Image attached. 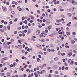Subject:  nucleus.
Masks as SVG:
<instances>
[{
	"instance_id": "nucleus-1",
	"label": "nucleus",
	"mask_w": 77,
	"mask_h": 77,
	"mask_svg": "<svg viewBox=\"0 0 77 77\" xmlns=\"http://www.w3.org/2000/svg\"><path fill=\"white\" fill-rule=\"evenodd\" d=\"M3 44L4 48H7L8 47V45H7V44L6 43V42H4Z\"/></svg>"
},
{
	"instance_id": "nucleus-2",
	"label": "nucleus",
	"mask_w": 77,
	"mask_h": 77,
	"mask_svg": "<svg viewBox=\"0 0 77 77\" xmlns=\"http://www.w3.org/2000/svg\"><path fill=\"white\" fill-rule=\"evenodd\" d=\"M71 22H69L68 23L66 24L67 26L68 27H70L71 26Z\"/></svg>"
},
{
	"instance_id": "nucleus-3",
	"label": "nucleus",
	"mask_w": 77,
	"mask_h": 77,
	"mask_svg": "<svg viewBox=\"0 0 77 77\" xmlns=\"http://www.w3.org/2000/svg\"><path fill=\"white\" fill-rule=\"evenodd\" d=\"M12 4H14V5H18V3L17 2L13 1L12 2Z\"/></svg>"
},
{
	"instance_id": "nucleus-4",
	"label": "nucleus",
	"mask_w": 77,
	"mask_h": 77,
	"mask_svg": "<svg viewBox=\"0 0 77 77\" xmlns=\"http://www.w3.org/2000/svg\"><path fill=\"white\" fill-rule=\"evenodd\" d=\"M37 47H38V48H42L41 45H36Z\"/></svg>"
},
{
	"instance_id": "nucleus-5",
	"label": "nucleus",
	"mask_w": 77,
	"mask_h": 77,
	"mask_svg": "<svg viewBox=\"0 0 77 77\" xmlns=\"http://www.w3.org/2000/svg\"><path fill=\"white\" fill-rule=\"evenodd\" d=\"M40 33V31L39 30H38L36 31V35H39V34Z\"/></svg>"
},
{
	"instance_id": "nucleus-6",
	"label": "nucleus",
	"mask_w": 77,
	"mask_h": 77,
	"mask_svg": "<svg viewBox=\"0 0 77 77\" xmlns=\"http://www.w3.org/2000/svg\"><path fill=\"white\" fill-rule=\"evenodd\" d=\"M42 33H43L44 35H45L43 36V37H45V36L47 35V33L45 32V31H43L42 32Z\"/></svg>"
},
{
	"instance_id": "nucleus-7",
	"label": "nucleus",
	"mask_w": 77,
	"mask_h": 77,
	"mask_svg": "<svg viewBox=\"0 0 77 77\" xmlns=\"http://www.w3.org/2000/svg\"><path fill=\"white\" fill-rule=\"evenodd\" d=\"M8 60V57H7V58H3L2 59V61H4V60Z\"/></svg>"
},
{
	"instance_id": "nucleus-8",
	"label": "nucleus",
	"mask_w": 77,
	"mask_h": 77,
	"mask_svg": "<svg viewBox=\"0 0 77 77\" xmlns=\"http://www.w3.org/2000/svg\"><path fill=\"white\" fill-rule=\"evenodd\" d=\"M7 10H8V9H6V8L5 7L3 9V11L4 12H6V11H7Z\"/></svg>"
},
{
	"instance_id": "nucleus-9",
	"label": "nucleus",
	"mask_w": 77,
	"mask_h": 77,
	"mask_svg": "<svg viewBox=\"0 0 77 77\" xmlns=\"http://www.w3.org/2000/svg\"><path fill=\"white\" fill-rule=\"evenodd\" d=\"M56 22H57V23H60V22H61V20L59 19V20H56Z\"/></svg>"
},
{
	"instance_id": "nucleus-10",
	"label": "nucleus",
	"mask_w": 77,
	"mask_h": 77,
	"mask_svg": "<svg viewBox=\"0 0 77 77\" xmlns=\"http://www.w3.org/2000/svg\"><path fill=\"white\" fill-rule=\"evenodd\" d=\"M67 15L69 17H71V16H72V14H71V13H68L67 14Z\"/></svg>"
},
{
	"instance_id": "nucleus-11",
	"label": "nucleus",
	"mask_w": 77,
	"mask_h": 77,
	"mask_svg": "<svg viewBox=\"0 0 77 77\" xmlns=\"http://www.w3.org/2000/svg\"><path fill=\"white\" fill-rule=\"evenodd\" d=\"M17 48H19L20 49H21L22 48V46L21 45H18L17 46Z\"/></svg>"
},
{
	"instance_id": "nucleus-12",
	"label": "nucleus",
	"mask_w": 77,
	"mask_h": 77,
	"mask_svg": "<svg viewBox=\"0 0 77 77\" xmlns=\"http://www.w3.org/2000/svg\"><path fill=\"white\" fill-rule=\"evenodd\" d=\"M71 42L72 44H74L75 41L73 40H71Z\"/></svg>"
},
{
	"instance_id": "nucleus-13",
	"label": "nucleus",
	"mask_w": 77,
	"mask_h": 77,
	"mask_svg": "<svg viewBox=\"0 0 77 77\" xmlns=\"http://www.w3.org/2000/svg\"><path fill=\"white\" fill-rule=\"evenodd\" d=\"M41 42H45V40L44 39H42L41 40Z\"/></svg>"
},
{
	"instance_id": "nucleus-14",
	"label": "nucleus",
	"mask_w": 77,
	"mask_h": 77,
	"mask_svg": "<svg viewBox=\"0 0 77 77\" xmlns=\"http://www.w3.org/2000/svg\"><path fill=\"white\" fill-rule=\"evenodd\" d=\"M54 60H55V61H57V60H59V58L57 57H56L54 58Z\"/></svg>"
},
{
	"instance_id": "nucleus-15",
	"label": "nucleus",
	"mask_w": 77,
	"mask_h": 77,
	"mask_svg": "<svg viewBox=\"0 0 77 77\" xmlns=\"http://www.w3.org/2000/svg\"><path fill=\"white\" fill-rule=\"evenodd\" d=\"M28 33H31V32H32V30H31L30 29H28Z\"/></svg>"
},
{
	"instance_id": "nucleus-16",
	"label": "nucleus",
	"mask_w": 77,
	"mask_h": 77,
	"mask_svg": "<svg viewBox=\"0 0 77 77\" xmlns=\"http://www.w3.org/2000/svg\"><path fill=\"white\" fill-rule=\"evenodd\" d=\"M17 65V63H14L13 64V66L15 67V66Z\"/></svg>"
},
{
	"instance_id": "nucleus-17",
	"label": "nucleus",
	"mask_w": 77,
	"mask_h": 77,
	"mask_svg": "<svg viewBox=\"0 0 77 77\" xmlns=\"http://www.w3.org/2000/svg\"><path fill=\"white\" fill-rule=\"evenodd\" d=\"M55 73L56 74H59V72L58 71L56 70L55 71Z\"/></svg>"
},
{
	"instance_id": "nucleus-18",
	"label": "nucleus",
	"mask_w": 77,
	"mask_h": 77,
	"mask_svg": "<svg viewBox=\"0 0 77 77\" xmlns=\"http://www.w3.org/2000/svg\"><path fill=\"white\" fill-rule=\"evenodd\" d=\"M72 54V52H69L68 54L69 56H71Z\"/></svg>"
},
{
	"instance_id": "nucleus-19",
	"label": "nucleus",
	"mask_w": 77,
	"mask_h": 77,
	"mask_svg": "<svg viewBox=\"0 0 77 77\" xmlns=\"http://www.w3.org/2000/svg\"><path fill=\"white\" fill-rule=\"evenodd\" d=\"M60 76L59 75H54V77H59Z\"/></svg>"
},
{
	"instance_id": "nucleus-20",
	"label": "nucleus",
	"mask_w": 77,
	"mask_h": 77,
	"mask_svg": "<svg viewBox=\"0 0 77 77\" xmlns=\"http://www.w3.org/2000/svg\"><path fill=\"white\" fill-rule=\"evenodd\" d=\"M11 73H9V72H8V75H7L8 76V77H9V76H10L11 75Z\"/></svg>"
},
{
	"instance_id": "nucleus-21",
	"label": "nucleus",
	"mask_w": 77,
	"mask_h": 77,
	"mask_svg": "<svg viewBox=\"0 0 77 77\" xmlns=\"http://www.w3.org/2000/svg\"><path fill=\"white\" fill-rule=\"evenodd\" d=\"M43 36H44V35L43 34V33H41V35H40V37H41V38Z\"/></svg>"
},
{
	"instance_id": "nucleus-22",
	"label": "nucleus",
	"mask_w": 77,
	"mask_h": 77,
	"mask_svg": "<svg viewBox=\"0 0 77 77\" xmlns=\"http://www.w3.org/2000/svg\"><path fill=\"white\" fill-rule=\"evenodd\" d=\"M27 32V31L26 30H24V31H23L22 32H23V33H26Z\"/></svg>"
},
{
	"instance_id": "nucleus-23",
	"label": "nucleus",
	"mask_w": 77,
	"mask_h": 77,
	"mask_svg": "<svg viewBox=\"0 0 77 77\" xmlns=\"http://www.w3.org/2000/svg\"><path fill=\"white\" fill-rule=\"evenodd\" d=\"M74 63V61H72L71 62L70 64V65H73Z\"/></svg>"
},
{
	"instance_id": "nucleus-24",
	"label": "nucleus",
	"mask_w": 77,
	"mask_h": 77,
	"mask_svg": "<svg viewBox=\"0 0 77 77\" xmlns=\"http://www.w3.org/2000/svg\"><path fill=\"white\" fill-rule=\"evenodd\" d=\"M66 34L67 35H70V33L69 32H66Z\"/></svg>"
},
{
	"instance_id": "nucleus-25",
	"label": "nucleus",
	"mask_w": 77,
	"mask_h": 77,
	"mask_svg": "<svg viewBox=\"0 0 77 77\" xmlns=\"http://www.w3.org/2000/svg\"><path fill=\"white\" fill-rule=\"evenodd\" d=\"M73 53H75V54H77V51L75 50H73Z\"/></svg>"
},
{
	"instance_id": "nucleus-26",
	"label": "nucleus",
	"mask_w": 77,
	"mask_h": 77,
	"mask_svg": "<svg viewBox=\"0 0 77 77\" xmlns=\"http://www.w3.org/2000/svg\"><path fill=\"white\" fill-rule=\"evenodd\" d=\"M11 13L12 14H13L14 15V14H15V12H14V11H11Z\"/></svg>"
},
{
	"instance_id": "nucleus-27",
	"label": "nucleus",
	"mask_w": 77,
	"mask_h": 77,
	"mask_svg": "<svg viewBox=\"0 0 77 77\" xmlns=\"http://www.w3.org/2000/svg\"><path fill=\"white\" fill-rule=\"evenodd\" d=\"M61 17L62 18H65V16H64V15H63V14H62L61 15Z\"/></svg>"
},
{
	"instance_id": "nucleus-28",
	"label": "nucleus",
	"mask_w": 77,
	"mask_h": 77,
	"mask_svg": "<svg viewBox=\"0 0 77 77\" xmlns=\"http://www.w3.org/2000/svg\"><path fill=\"white\" fill-rule=\"evenodd\" d=\"M39 60H40V59L39 58H38L37 59V61L38 62H39Z\"/></svg>"
},
{
	"instance_id": "nucleus-29",
	"label": "nucleus",
	"mask_w": 77,
	"mask_h": 77,
	"mask_svg": "<svg viewBox=\"0 0 77 77\" xmlns=\"http://www.w3.org/2000/svg\"><path fill=\"white\" fill-rule=\"evenodd\" d=\"M61 55L62 56H64V55H65V53H62L61 54Z\"/></svg>"
},
{
	"instance_id": "nucleus-30",
	"label": "nucleus",
	"mask_w": 77,
	"mask_h": 77,
	"mask_svg": "<svg viewBox=\"0 0 77 77\" xmlns=\"http://www.w3.org/2000/svg\"><path fill=\"white\" fill-rule=\"evenodd\" d=\"M22 34L23 35V37L25 36V34H24V32H22Z\"/></svg>"
},
{
	"instance_id": "nucleus-31",
	"label": "nucleus",
	"mask_w": 77,
	"mask_h": 77,
	"mask_svg": "<svg viewBox=\"0 0 77 77\" xmlns=\"http://www.w3.org/2000/svg\"><path fill=\"white\" fill-rule=\"evenodd\" d=\"M37 13H38V14H40V11L39 10H38L37 11Z\"/></svg>"
},
{
	"instance_id": "nucleus-32",
	"label": "nucleus",
	"mask_w": 77,
	"mask_h": 77,
	"mask_svg": "<svg viewBox=\"0 0 77 77\" xmlns=\"http://www.w3.org/2000/svg\"><path fill=\"white\" fill-rule=\"evenodd\" d=\"M47 50H48V51H49V52H50V51H51V49H50L49 48H48L47 49Z\"/></svg>"
},
{
	"instance_id": "nucleus-33",
	"label": "nucleus",
	"mask_w": 77,
	"mask_h": 77,
	"mask_svg": "<svg viewBox=\"0 0 77 77\" xmlns=\"http://www.w3.org/2000/svg\"><path fill=\"white\" fill-rule=\"evenodd\" d=\"M7 28L8 30H10V29H11V28L10 27V26H7Z\"/></svg>"
},
{
	"instance_id": "nucleus-34",
	"label": "nucleus",
	"mask_w": 77,
	"mask_h": 77,
	"mask_svg": "<svg viewBox=\"0 0 77 77\" xmlns=\"http://www.w3.org/2000/svg\"><path fill=\"white\" fill-rule=\"evenodd\" d=\"M43 67H46V64H44L43 65Z\"/></svg>"
},
{
	"instance_id": "nucleus-35",
	"label": "nucleus",
	"mask_w": 77,
	"mask_h": 77,
	"mask_svg": "<svg viewBox=\"0 0 77 77\" xmlns=\"http://www.w3.org/2000/svg\"><path fill=\"white\" fill-rule=\"evenodd\" d=\"M18 20V19L17 18H16L14 19V21L15 22H17V21Z\"/></svg>"
},
{
	"instance_id": "nucleus-36",
	"label": "nucleus",
	"mask_w": 77,
	"mask_h": 77,
	"mask_svg": "<svg viewBox=\"0 0 77 77\" xmlns=\"http://www.w3.org/2000/svg\"><path fill=\"white\" fill-rule=\"evenodd\" d=\"M53 10H54V11H57V9H56V8H53Z\"/></svg>"
},
{
	"instance_id": "nucleus-37",
	"label": "nucleus",
	"mask_w": 77,
	"mask_h": 77,
	"mask_svg": "<svg viewBox=\"0 0 77 77\" xmlns=\"http://www.w3.org/2000/svg\"><path fill=\"white\" fill-rule=\"evenodd\" d=\"M65 47L66 48H69V46L68 45H66L65 46Z\"/></svg>"
},
{
	"instance_id": "nucleus-38",
	"label": "nucleus",
	"mask_w": 77,
	"mask_h": 77,
	"mask_svg": "<svg viewBox=\"0 0 77 77\" xmlns=\"http://www.w3.org/2000/svg\"><path fill=\"white\" fill-rule=\"evenodd\" d=\"M9 66L10 68H11L12 67H13V64H11L9 65Z\"/></svg>"
},
{
	"instance_id": "nucleus-39",
	"label": "nucleus",
	"mask_w": 77,
	"mask_h": 77,
	"mask_svg": "<svg viewBox=\"0 0 77 77\" xmlns=\"http://www.w3.org/2000/svg\"><path fill=\"white\" fill-rule=\"evenodd\" d=\"M42 21H43V22H44V23H45V22L46 21V20H45V19H43Z\"/></svg>"
},
{
	"instance_id": "nucleus-40",
	"label": "nucleus",
	"mask_w": 77,
	"mask_h": 77,
	"mask_svg": "<svg viewBox=\"0 0 77 77\" xmlns=\"http://www.w3.org/2000/svg\"><path fill=\"white\" fill-rule=\"evenodd\" d=\"M51 67H48L47 68V69H51Z\"/></svg>"
},
{
	"instance_id": "nucleus-41",
	"label": "nucleus",
	"mask_w": 77,
	"mask_h": 77,
	"mask_svg": "<svg viewBox=\"0 0 77 77\" xmlns=\"http://www.w3.org/2000/svg\"><path fill=\"white\" fill-rule=\"evenodd\" d=\"M27 20H25L24 22V23H25V24H27Z\"/></svg>"
},
{
	"instance_id": "nucleus-42",
	"label": "nucleus",
	"mask_w": 77,
	"mask_h": 77,
	"mask_svg": "<svg viewBox=\"0 0 77 77\" xmlns=\"http://www.w3.org/2000/svg\"><path fill=\"white\" fill-rule=\"evenodd\" d=\"M39 68H41L42 69L43 68V66H40Z\"/></svg>"
},
{
	"instance_id": "nucleus-43",
	"label": "nucleus",
	"mask_w": 77,
	"mask_h": 77,
	"mask_svg": "<svg viewBox=\"0 0 77 77\" xmlns=\"http://www.w3.org/2000/svg\"><path fill=\"white\" fill-rule=\"evenodd\" d=\"M51 29V27L50 26H49L48 27V30H50Z\"/></svg>"
},
{
	"instance_id": "nucleus-44",
	"label": "nucleus",
	"mask_w": 77,
	"mask_h": 77,
	"mask_svg": "<svg viewBox=\"0 0 77 77\" xmlns=\"http://www.w3.org/2000/svg\"><path fill=\"white\" fill-rule=\"evenodd\" d=\"M24 19H25V17H23L22 18V20H24Z\"/></svg>"
},
{
	"instance_id": "nucleus-45",
	"label": "nucleus",
	"mask_w": 77,
	"mask_h": 77,
	"mask_svg": "<svg viewBox=\"0 0 77 77\" xmlns=\"http://www.w3.org/2000/svg\"><path fill=\"white\" fill-rule=\"evenodd\" d=\"M64 64H65V66H66L68 65L67 64H66V62H65Z\"/></svg>"
},
{
	"instance_id": "nucleus-46",
	"label": "nucleus",
	"mask_w": 77,
	"mask_h": 77,
	"mask_svg": "<svg viewBox=\"0 0 77 77\" xmlns=\"http://www.w3.org/2000/svg\"><path fill=\"white\" fill-rule=\"evenodd\" d=\"M43 50L44 51H46L47 50V48H44L43 49Z\"/></svg>"
},
{
	"instance_id": "nucleus-47",
	"label": "nucleus",
	"mask_w": 77,
	"mask_h": 77,
	"mask_svg": "<svg viewBox=\"0 0 77 77\" xmlns=\"http://www.w3.org/2000/svg\"><path fill=\"white\" fill-rule=\"evenodd\" d=\"M38 27L39 28V29H41V28L42 27V26H41V25H38Z\"/></svg>"
},
{
	"instance_id": "nucleus-48",
	"label": "nucleus",
	"mask_w": 77,
	"mask_h": 77,
	"mask_svg": "<svg viewBox=\"0 0 77 77\" xmlns=\"http://www.w3.org/2000/svg\"><path fill=\"white\" fill-rule=\"evenodd\" d=\"M31 19H32V20H33V19H34V17H33V16H31Z\"/></svg>"
},
{
	"instance_id": "nucleus-49",
	"label": "nucleus",
	"mask_w": 77,
	"mask_h": 77,
	"mask_svg": "<svg viewBox=\"0 0 77 77\" xmlns=\"http://www.w3.org/2000/svg\"><path fill=\"white\" fill-rule=\"evenodd\" d=\"M72 34L74 35H75V32H73L72 33Z\"/></svg>"
},
{
	"instance_id": "nucleus-50",
	"label": "nucleus",
	"mask_w": 77,
	"mask_h": 77,
	"mask_svg": "<svg viewBox=\"0 0 77 77\" xmlns=\"http://www.w3.org/2000/svg\"><path fill=\"white\" fill-rule=\"evenodd\" d=\"M55 51V50L54 49H51V52H54Z\"/></svg>"
},
{
	"instance_id": "nucleus-51",
	"label": "nucleus",
	"mask_w": 77,
	"mask_h": 77,
	"mask_svg": "<svg viewBox=\"0 0 77 77\" xmlns=\"http://www.w3.org/2000/svg\"><path fill=\"white\" fill-rule=\"evenodd\" d=\"M42 16L44 17H45V14H44V13H43L42 14Z\"/></svg>"
},
{
	"instance_id": "nucleus-52",
	"label": "nucleus",
	"mask_w": 77,
	"mask_h": 77,
	"mask_svg": "<svg viewBox=\"0 0 77 77\" xmlns=\"http://www.w3.org/2000/svg\"><path fill=\"white\" fill-rule=\"evenodd\" d=\"M36 58V57H35V56H34L33 57H32V59H35Z\"/></svg>"
},
{
	"instance_id": "nucleus-53",
	"label": "nucleus",
	"mask_w": 77,
	"mask_h": 77,
	"mask_svg": "<svg viewBox=\"0 0 77 77\" xmlns=\"http://www.w3.org/2000/svg\"><path fill=\"white\" fill-rule=\"evenodd\" d=\"M60 11H63L64 10L63 9H61L60 10Z\"/></svg>"
},
{
	"instance_id": "nucleus-54",
	"label": "nucleus",
	"mask_w": 77,
	"mask_h": 77,
	"mask_svg": "<svg viewBox=\"0 0 77 77\" xmlns=\"http://www.w3.org/2000/svg\"><path fill=\"white\" fill-rule=\"evenodd\" d=\"M1 53L2 54H4V53H5V51H1Z\"/></svg>"
},
{
	"instance_id": "nucleus-55",
	"label": "nucleus",
	"mask_w": 77,
	"mask_h": 77,
	"mask_svg": "<svg viewBox=\"0 0 77 77\" xmlns=\"http://www.w3.org/2000/svg\"><path fill=\"white\" fill-rule=\"evenodd\" d=\"M37 73L38 74H41V72L38 71H37Z\"/></svg>"
},
{
	"instance_id": "nucleus-56",
	"label": "nucleus",
	"mask_w": 77,
	"mask_h": 77,
	"mask_svg": "<svg viewBox=\"0 0 77 77\" xmlns=\"http://www.w3.org/2000/svg\"><path fill=\"white\" fill-rule=\"evenodd\" d=\"M21 42H22L20 40H18V42H19V43H21Z\"/></svg>"
},
{
	"instance_id": "nucleus-57",
	"label": "nucleus",
	"mask_w": 77,
	"mask_h": 77,
	"mask_svg": "<svg viewBox=\"0 0 77 77\" xmlns=\"http://www.w3.org/2000/svg\"><path fill=\"white\" fill-rule=\"evenodd\" d=\"M19 60L17 59H16V61L17 62V63H18Z\"/></svg>"
},
{
	"instance_id": "nucleus-58",
	"label": "nucleus",
	"mask_w": 77,
	"mask_h": 77,
	"mask_svg": "<svg viewBox=\"0 0 77 77\" xmlns=\"http://www.w3.org/2000/svg\"><path fill=\"white\" fill-rule=\"evenodd\" d=\"M8 24V22H7L5 21L4 22V24Z\"/></svg>"
},
{
	"instance_id": "nucleus-59",
	"label": "nucleus",
	"mask_w": 77,
	"mask_h": 77,
	"mask_svg": "<svg viewBox=\"0 0 77 77\" xmlns=\"http://www.w3.org/2000/svg\"><path fill=\"white\" fill-rule=\"evenodd\" d=\"M50 36H51V37H53V34H51L49 35Z\"/></svg>"
},
{
	"instance_id": "nucleus-60",
	"label": "nucleus",
	"mask_w": 77,
	"mask_h": 77,
	"mask_svg": "<svg viewBox=\"0 0 77 77\" xmlns=\"http://www.w3.org/2000/svg\"><path fill=\"white\" fill-rule=\"evenodd\" d=\"M63 62H65V59H63Z\"/></svg>"
},
{
	"instance_id": "nucleus-61",
	"label": "nucleus",
	"mask_w": 77,
	"mask_h": 77,
	"mask_svg": "<svg viewBox=\"0 0 77 77\" xmlns=\"http://www.w3.org/2000/svg\"><path fill=\"white\" fill-rule=\"evenodd\" d=\"M38 56L39 57V58H41V55H38Z\"/></svg>"
},
{
	"instance_id": "nucleus-62",
	"label": "nucleus",
	"mask_w": 77,
	"mask_h": 77,
	"mask_svg": "<svg viewBox=\"0 0 77 77\" xmlns=\"http://www.w3.org/2000/svg\"><path fill=\"white\" fill-rule=\"evenodd\" d=\"M72 57H75V54H73L72 55Z\"/></svg>"
},
{
	"instance_id": "nucleus-63",
	"label": "nucleus",
	"mask_w": 77,
	"mask_h": 77,
	"mask_svg": "<svg viewBox=\"0 0 77 77\" xmlns=\"http://www.w3.org/2000/svg\"><path fill=\"white\" fill-rule=\"evenodd\" d=\"M14 73H17V70H14Z\"/></svg>"
},
{
	"instance_id": "nucleus-64",
	"label": "nucleus",
	"mask_w": 77,
	"mask_h": 77,
	"mask_svg": "<svg viewBox=\"0 0 77 77\" xmlns=\"http://www.w3.org/2000/svg\"><path fill=\"white\" fill-rule=\"evenodd\" d=\"M74 65H77V62H75L74 63Z\"/></svg>"
}]
</instances>
